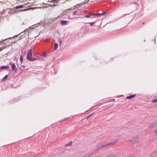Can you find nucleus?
<instances>
[{
  "mask_svg": "<svg viewBox=\"0 0 157 157\" xmlns=\"http://www.w3.org/2000/svg\"><path fill=\"white\" fill-rule=\"evenodd\" d=\"M32 49H30L28 51L27 55V58L29 60L32 61L36 60V59L32 57Z\"/></svg>",
  "mask_w": 157,
  "mask_h": 157,
  "instance_id": "2",
  "label": "nucleus"
},
{
  "mask_svg": "<svg viewBox=\"0 0 157 157\" xmlns=\"http://www.w3.org/2000/svg\"><path fill=\"white\" fill-rule=\"evenodd\" d=\"M32 9V8H29L26 9H22L20 10V11H25L28 10H30Z\"/></svg>",
  "mask_w": 157,
  "mask_h": 157,
  "instance_id": "13",
  "label": "nucleus"
},
{
  "mask_svg": "<svg viewBox=\"0 0 157 157\" xmlns=\"http://www.w3.org/2000/svg\"><path fill=\"white\" fill-rule=\"evenodd\" d=\"M150 102H152V103H156L157 102V99H152L150 101Z\"/></svg>",
  "mask_w": 157,
  "mask_h": 157,
  "instance_id": "11",
  "label": "nucleus"
},
{
  "mask_svg": "<svg viewBox=\"0 0 157 157\" xmlns=\"http://www.w3.org/2000/svg\"><path fill=\"white\" fill-rule=\"evenodd\" d=\"M157 125V124L156 122H153L152 123L149 124V128H153Z\"/></svg>",
  "mask_w": 157,
  "mask_h": 157,
  "instance_id": "5",
  "label": "nucleus"
},
{
  "mask_svg": "<svg viewBox=\"0 0 157 157\" xmlns=\"http://www.w3.org/2000/svg\"><path fill=\"white\" fill-rule=\"evenodd\" d=\"M72 144V142L71 141L68 143L67 144L65 145V146H71Z\"/></svg>",
  "mask_w": 157,
  "mask_h": 157,
  "instance_id": "15",
  "label": "nucleus"
},
{
  "mask_svg": "<svg viewBox=\"0 0 157 157\" xmlns=\"http://www.w3.org/2000/svg\"><path fill=\"white\" fill-rule=\"evenodd\" d=\"M7 75H6L2 79V81H5L6 79H7Z\"/></svg>",
  "mask_w": 157,
  "mask_h": 157,
  "instance_id": "16",
  "label": "nucleus"
},
{
  "mask_svg": "<svg viewBox=\"0 0 157 157\" xmlns=\"http://www.w3.org/2000/svg\"><path fill=\"white\" fill-rule=\"evenodd\" d=\"M154 40H155V39Z\"/></svg>",
  "mask_w": 157,
  "mask_h": 157,
  "instance_id": "27",
  "label": "nucleus"
},
{
  "mask_svg": "<svg viewBox=\"0 0 157 157\" xmlns=\"http://www.w3.org/2000/svg\"><path fill=\"white\" fill-rule=\"evenodd\" d=\"M58 44L56 43H55L54 44V49L56 50L58 47Z\"/></svg>",
  "mask_w": 157,
  "mask_h": 157,
  "instance_id": "14",
  "label": "nucleus"
},
{
  "mask_svg": "<svg viewBox=\"0 0 157 157\" xmlns=\"http://www.w3.org/2000/svg\"><path fill=\"white\" fill-rule=\"evenodd\" d=\"M9 68V67L7 66H2L0 67V70L2 69H7Z\"/></svg>",
  "mask_w": 157,
  "mask_h": 157,
  "instance_id": "9",
  "label": "nucleus"
},
{
  "mask_svg": "<svg viewBox=\"0 0 157 157\" xmlns=\"http://www.w3.org/2000/svg\"><path fill=\"white\" fill-rule=\"evenodd\" d=\"M3 48H2V47H1L0 48V51H1Z\"/></svg>",
  "mask_w": 157,
  "mask_h": 157,
  "instance_id": "23",
  "label": "nucleus"
},
{
  "mask_svg": "<svg viewBox=\"0 0 157 157\" xmlns=\"http://www.w3.org/2000/svg\"><path fill=\"white\" fill-rule=\"evenodd\" d=\"M20 60L21 62H22L23 60V58L22 55H21L20 57Z\"/></svg>",
  "mask_w": 157,
  "mask_h": 157,
  "instance_id": "18",
  "label": "nucleus"
},
{
  "mask_svg": "<svg viewBox=\"0 0 157 157\" xmlns=\"http://www.w3.org/2000/svg\"><path fill=\"white\" fill-rule=\"evenodd\" d=\"M135 94H132L130 96H127L126 98H132L135 97Z\"/></svg>",
  "mask_w": 157,
  "mask_h": 157,
  "instance_id": "12",
  "label": "nucleus"
},
{
  "mask_svg": "<svg viewBox=\"0 0 157 157\" xmlns=\"http://www.w3.org/2000/svg\"><path fill=\"white\" fill-rule=\"evenodd\" d=\"M22 38L20 36H15L13 37H10V41L11 43H15L19 40H21Z\"/></svg>",
  "mask_w": 157,
  "mask_h": 157,
  "instance_id": "3",
  "label": "nucleus"
},
{
  "mask_svg": "<svg viewBox=\"0 0 157 157\" xmlns=\"http://www.w3.org/2000/svg\"><path fill=\"white\" fill-rule=\"evenodd\" d=\"M144 24H145V23H144V22H143V25Z\"/></svg>",
  "mask_w": 157,
  "mask_h": 157,
  "instance_id": "26",
  "label": "nucleus"
},
{
  "mask_svg": "<svg viewBox=\"0 0 157 157\" xmlns=\"http://www.w3.org/2000/svg\"><path fill=\"white\" fill-rule=\"evenodd\" d=\"M154 132L157 135V129L155 130Z\"/></svg>",
  "mask_w": 157,
  "mask_h": 157,
  "instance_id": "21",
  "label": "nucleus"
},
{
  "mask_svg": "<svg viewBox=\"0 0 157 157\" xmlns=\"http://www.w3.org/2000/svg\"><path fill=\"white\" fill-rule=\"evenodd\" d=\"M115 100L114 99H113V100H111V101H109L110 102V101H114Z\"/></svg>",
  "mask_w": 157,
  "mask_h": 157,
  "instance_id": "24",
  "label": "nucleus"
},
{
  "mask_svg": "<svg viewBox=\"0 0 157 157\" xmlns=\"http://www.w3.org/2000/svg\"><path fill=\"white\" fill-rule=\"evenodd\" d=\"M94 23V22H91L90 23V25L92 26Z\"/></svg>",
  "mask_w": 157,
  "mask_h": 157,
  "instance_id": "22",
  "label": "nucleus"
},
{
  "mask_svg": "<svg viewBox=\"0 0 157 157\" xmlns=\"http://www.w3.org/2000/svg\"><path fill=\"white\" fill-rule=\"evenodd\" d=\"M94 14L93 13H89L88 15H86L85 17L87 18L89 17H90L91 16H94Z\"/></svg>",
  "mask_w": 157,
  "mask_h": 157,
  "instance_id": "10",
  "label": "nucleus"
},
{
  "mask_svg": "<svg viewBox=\"0 0 157 157\" xmlns=\"http://www.w3.org/2000/svg\"><path fill=\"white\" fill-rule=\"evenodd\" d=\"M94 13V16L95 15V16H99L102 14V13Z\"/></svg>",
  "mask_w": 157,
  "mask_h": 157,
  "instance_id": "17",
  "label": "nucleus"
},
{
  "mask_svg": "<svg viewBox=\"0 0 157 157\" xmlns=\"http://www.w3.org/2000/svg\"><path fill=\"white\" fill-rule=\"evenodd\" d=\"M116 143V141L111 142L108 144L106 145H99L97 146L98 149H100L102 148H104L105 147H109L110 145H114Z\"/></svg>",
  "mask_w": 157,
  "mask_h": 157,
  "instance_id": "4",
  "label": "nucleus"
},
{
  "mask_svg": "<svg viewBox=\"0 0 157 157\" xmlns=\"http://www.w3.org/2000/svg\"><path fill=\"white\" fill-rule=\"evenodd\" d=\"M139 138L138 136H133L130 139L129 141L131 144V145L133 146L134 147L136 146L139 141Z\"/></svg>",
  "mask_w": 157,
  "mask_h": 157,
  "instance_id": "1",
  "label": "nucleus"
},
{
  "mask_svg": "<svg viewBox=\"0 0 157 157\" xmlns=\"http://www.w3.org/2000/svg\"><path fill=\"white\" fill-rule=\"evenodd\" d=\"M27 4L23 5H20L16 6L15 7L16 9H17L20 8H23L25 7V6Z\"/></svg>",
  "mask_w": 157,
  "mask_h": 157,
  "instance_id": "7",
  "label": "nucleus"
},
{
  "mask_svg": "<svg viewBox=\"0 0 157 157\" xmlns=\"http://www.w3.org/2000/svg\"><path fill=\"white\" fill-rule=\"evenodd\" d=\"M11 67L12 69V70L14 72H16L17 71V68L16 66L14 64H13L11 65Z\"/></svg>",
  "mask_w": 157,
  "mask_h": 157,
  "instance_id": "6",
  "label": "nucleus"
},
{
  "mask_svg": "<svg viewBox=\"0 0 157 157\" xmlns=\"http://www.w3.org/2000/svg\"><path fill=\"white\" fill-rule=\"evenodd\" d=\"M58 0H51V2H57Z\"/></svg>",
  "mask_w": 157,
  "mask_h": 157,
  "instance_id": "19",
  "label": "nucleus"
},
{
  "mask_svg": "<svg viewBox=\"0 0 157 157\" xmlns=\"http://www.w3.org/2000/svg\"><path fill=\"white\" fill-rule=\"evenodd\" d=\"M61 42H61V40H60V45L61 44Z\"/></svg>",
  "mask_w": 157,
  "mask_h": 157,
  "instance_id": "25",
  "label": "nucleus"
},
{
  "mask_svg": "<svg viewBox=\"0 0 157 157\" xmlns=\"http://www.w3.org/2000/svg\"><path fill=\"white\" fill-rule=\"evenodd\" d=\"M22 67H25V66H22Z\"/></svg>",
  "mask_w": 157,
  "mask_h": 157,
  "instance_id": "28",
  "label": "nucleus"
},
{
  "mask_svg": "<svg viewBox=\"0 0 157 157\" xmlns=\"http://www.w3.org/2000/svg\"><path fill=\"white\" fill-rule=\"evenodd\" d=\"M107 157H114V155L111 154L110 155L108 156Z\"/></svg>",
  "mask_w": 157,
  "mask_h": 157,
  "instance_id": "20",
  "label": "nucleus"
},
{
  "mask_svg": "<svg viewBox=\"0 0 157 157\" xmlns=\"http://www.w3.org/2000/svg\"><path fill=\"white\" fill-rule=\"evenodd\" d=\"M67 21L65 20H62L60 21V23L62 25H66L67 24Z\"/></svg>",
  "mask_w": 157,
  "mask_h": 157,
  "instance_id": "8",
  "label": "nucleus"
}]
</instances>
